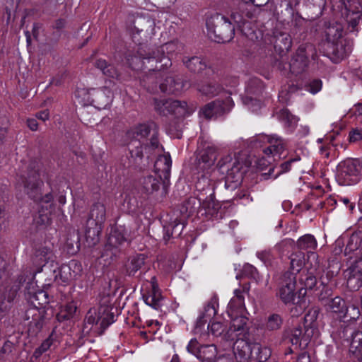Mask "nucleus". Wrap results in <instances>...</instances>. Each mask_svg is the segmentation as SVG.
Returning a JSON list of instances; mask_svg holds the SVG:
<instances>
[{
  "instance_id": "obj_1",
  "label": "nucleus",
  "mask_w": 362,
  "mask_h": 362,
  "mask_svg": "<svg viewBox=\"0 0 362 362\" xmlns=\"http://www.w3.org/2000/svg\"><path fill=\"white\" fill-rule=\"evenodd\" d=\"M129 166L139 165L144 157L149 159L156 152L163 150L160 144L158 126L153 122L139 124L127 132Z\"/></svg>"
},
{
  "instance_id": "obj_2",
  "label": "nucleus",
  "mask_w": 362,
  "mask_h": 362,
  "mask_svg": "<svg viewBox=\"0 0 362 362\" xmlns=\"http://www.w3.org/2000/svg\"><path fill=\"white\" fill-rule=\"evenodd\" d=\"M20 181L23 185L25 192L34 202L39 204L40 209H53V194L49 192L44 196L41 193L43 182L40 178L39 163L32 160L27 166V171L20 177Z\"/></svg>"
},
{
  "instance_id": "obj_3",
  "label": "nucleus",
  "mask_w": 362,
  "mask_h": 362,
  "mask_svg": "<svg viewBox=\"0 0 362 362\" xmlns=\"http://www.w3.org/2000/svg\"><path fill=\"white\" fill-rule=\"evenodd\" d=\"M343 28L341 24L329 23L325 25L324 35L325 41L323 48L325 54L334 62L344 59L350 52L351 48L346 46L341 40Z\"/></svg>"
},
{
  "instance_id": "obj_4",
  "label": "nucleus",
  "mask_w": 362,
  "mask_h": 362,
  "mask_svg": "<svg viewBox=\"0 0 362 362\" xmlns=\"http://www.w3.org/2000/svg\"><path fill=\"white\" fill-rule=\"evenodd\" d=\"M337 322L332 323V330L331 337L337 344L346 345L349 346V355L358 354L362 349V323L359 328H354L349 325L343 324L337 326Z\"/></svg>"
},
{
  "instance_id": "obj_5",
  "label": "nucleus",
  "mask_w": 362,
  "mask_h": 362,
  "mask_svg": "<svg viewBox=\"0 0 362 362\" xmlns=\"http://www.w3.org/2000/svg\"><path fill=\"white\" fill-rule=\"evenodd\" d=\"M209 37L218 43L230 42L235 35V27L228 18L221 13H215L206 20Z\"/></svg>"
},
{
  "instance_id": "obj_6",
  "label": "nucleus",
  "mask_w": 362,
  "mask_h": 362,
  "mask_svg": "<svg viewBox=\"0 0 362 362\" xmlns=\"http://www.w3.org/2000/svg\"><path fill=\"white\" fill-rule=\"evenodd\" d=\"M218 167L223 173H226V188L235 189L240 184L245 172L243 168L245 164L243 160H240L238 157L232 158L230 155H227L218 161Z\"/></svg>"
},
{
  "instance_id": "obj_7",
  "label": "nucleus",
  "mask_w": 362,
  "mask_h": 362,
  "mask_svg": "<svg viewBox=\"0 0 362 362\" xmlns=\"http://www.w3.org/2000/svg\"><path fill=\"white\" fill-rule=\"evenodd\" d=\"M106 219V208L100 202L92 205L86 222L85 235L89 244L95 245L99 240L102 226Z\"/></svg>"
},
{
  "instance_id": "obj_8",
  "label": "nucleus",
  "mask_w": 362,
  "mask_h": 362,
  "mask_svg": "<svg viewBox=\"0 0 362 362\" xmlns=\"http://www.w3.org/2000/svg\"><path fill=\"white\" fill-rule=\"evenodd\" d=\"M362 175V160L346 158L337 166V177L344 185L356 184Z\"/></svg>"
},
{
  "instance_id": "obj_9",
  "label": "nucleus",
  "mask_w": 362,
  "mask_h": 362,
  "mask_svg": "<svg viewBox=\"0 0 362 362\" xmlns=\"http://www.w3.org/2000/svg\"><path fill=\"white\" fill-rule=\"evenodd\" d=\"M115 315L109 305H100L98 309L90 308L86 313L84 322L85 326L97 325L100 322V334L112 323L114 322Z\"/></svg>"
},
{
  "instance_id": "obj_10",
  "label": "nucleus",
  "mask_w": 362,
  "mask_h": 362,
  "mask_svg": "<svg viewBox=\"0 0 362 362\" xmlns=\"http://www.w3.org/2000/svg\"><path fill=\"white\" fill-rule=\"evenodd\" d=\"M315 54V49L312 44L300 45L288 64L291 73L298 75L305 71L308 64L309 57L314 59Z\"/></svg>"
},
{
  "instance_id": "obj_11",
  "label": "nucleus",
  "mask_w": 362,
  "mask_h": 362,
  "mask_svg": "<svg viewBox=\"0 0 362 362\" xmlns=\"http://www.w3.org/2000/svg\"><path fill=\"white\" fill-rule=\"evenodd\" d=\"M296 273L290 271L281 274L278 281L277 297L284 303L288 304L294 301L296 293Z\"/></svg>"
},
{
  "instance_id": "obj_12",
  "label": "nucleus",
  "mask_w": 362,
  "mask_h": 362,
  "mask_svg": "<svg viewBox=\"0 0 362 362\" xmlns=\"http://www.w3.org/2000/svg\"><path fill=\"white\" fill-rule=\"evenodd\" d=\"M344 9L341 15L347 23L349 32L357 31V26L362 20V4L359 0H342Z\"/></svg>"
},
{
  "instance_id": "obj_13",
  "label": "nucleus",
  "mask_w": 362,
  "mask_h": 362,
  "mask_svg": "<svg viewBox=\"0 0 362 362\" xmlns=\"http://www.w3.org/2000/svg\"><path fill=\"white\" fill-rule=\"evenodd\" d=\"M218 150L214 146L208 145L198 151L192 162V169L197 173L208 170L217 158Z\"/></svg>"
},
{
  "instance_id": "obj_14",
  "label": "nucleus",
  "mask_w": 362,
  "mask_h": 362,
  "mask_svg": "<svg viewBox=\"0 0 362 362\" xmlns=\"http://www.w3.org/2000/svg\"><path fill=\"white\" fill-rule=\"evenodd\" d=\"M127 60L132 69H148L149 73L154 71L151 67V62H157L156 57L151 56V53L147 52L143 47L139 48L136 54L128 55Z\"/></svg>"
},
{
  "instance_id": "obj_15",
  "label": "nucleus",
  "mask_w": 362,
  "mask_h": 362,
  "mask_svg": "<svg viewBox=\"0 0 362 362\" xmlns=\"http://www.w3.org/2000/svg\"><path fill=\"white\" fill-rule=\"evenodd\" d=\"M233 105L230 98L225 100H216L205 105L201 110L205 118L211 119L221 116L230 111Z\"/></svg>"
},
{
  "instance_id": "obj_16",
  "label": "nucleus",
  "mask_w": 362,
  "mask_h": 362,
  "mask_svg": "<svg viewBox=\"0 0 362 362\" xmlns=\"http://www.w3.org/2000/svg\"><path fill=\"white\" fill-rule=\"evenodd\" d=\"M230 317V327L227 334H223V338L228 340L230 334L236 333L238 337H249L248 327L247 326V318L240 313H228Z\"/></svg>"
},
{
  "instance_id": "obj_17",
  "label": "nucleus",
  "mask_w": 362,
  "mask_h": 362,
  "mask_svg": "<svg viewBox=\"0 0 362 362\" xmlns=\"http://www.w3.org/2000/svg\"><path fill=\"white\" fill-rule=\"evenodd\" d=\"M146 265V256L139 254L129 257L124 264L125 274L129 277L141 278V274L148 271Z\"/></svg>"
},
{
  "instance_id": "obj_18",
  "label": "nucleus",
  "mask_w": 362,
  "mask_h": 362,
  "mask_svg": "<svg viewBox=\"0 0 362 362\" xmlns=\"http://www.w3.org/2000/svg\"><path fill=\"white\" fill-rule=\"evenodd\" d=\"M309 264H310V267H307L306 269L303 270L300 273L299 281L304 287L300 288L298 291L299 298L300 296L305 297L306 291L314 288L317 284L316 272L319 267V263L315 261L314 264L312 262Z\"/></svg>"
},
{
  "instance_id": "obj_19",
  "label": "nucleus",
  "mask_w": 362,
  "mask_h": 362,
  "mask_svg": "<svg viewBox=\"0 0 362 362\" xmlns=\"http://www.w3.org/2000/svg\"><path fill=\"white\" fill-rule=\"evenodd\" d=\"M126 240L124 230L121 226L112 228L105 245V253L110 257H116L119 253V246Z\"/></svg>"
},
{
  "instance_id": "obj_20",
  "label": "nucleus",
  "mask_w": 362,
  "mask_h": 362,
  "mask_svg": "<svg viewBox=\"0 0 362 362\" xmlns=\"http://www.w3.org/2000/svg\"><path fill=\"white\" fill-rule=\"evenodd\" d=\"M233 349L237 362L252 361L253 343L250 342L249 337L237 338Z\"/></svg>"
},
{
  "instance_id": "obj_21",
  "label": "nucleus",
  "mask_w": 362,
  "mask_h": 362,
  "mask_svg": "<svg viewBox=\"0 0 362 362\" xmlns=\"http://www.w3.org/2000/svg\"><path fill=\"white\" fill-rule=\"evenodd\" d=\"M202 204L204 208H209L211 204L214 207V203L213 202V195H210L209 199H208V198L203 199L202 198H197L194 197L188 198L182 204L180 208V213L185 216V218L188 217L197 212Z\"/></svg>"
},
{
  "instance_id": "obj_22",
  "label": "nucleus",
  "mask_w": 362,
  "mask_h": 362,
  "mask_svg": "<svg viewBox=\"0 0 362 362\" xmlns=\"http://www.w3.org/2000/svg\"><path fill=\"white\" fill-rule=\"evenodd\" d=\"M174 46L175 45L172 42L166 43L160 47V50L158 49L156 52H153L151 53V56H155L157 60V62H151V67L154 69L153 72L164 70L171 66V60L168 56L165 55L164 52L166 51L169 53V52L173 51Z\"/></svg>"
},
{
  "instance_id": "obj_23",
  "label": "nucleus",
  "mask_w": 362,
  "mask_h": 362,
  "mask_svg": "<svg viewBox=\"0 0 362 362\" xmlns=\"http://www.w3.org/2000/svg\"><path fill=\"white\" fill-rule=\"evenodd\" d=\"M346 286L351 291H356L362 286V259L356 265L349 267L344 272Z\"/></svg>"
},
{
  "instance_id": "obj_24",
  "label": "nucleus",
  "mask_w": 362,
  "mask_h": 362,
  "mask_svg": "<svg viewBox=\"0 0 362 362\" xmlns=\"http://www.w3.org/2000/svg\"><path fill=\"white\" fill-rule=\"evenodd\" d=\"M139 183L141 192L148 195L160 189L163 184V178H161V175L150 174L141 177Z\"/></svg>"
},
{
  "instance_id": "obj_25",
  "label": "nucleus",
  "mask_w": 362,
  "mask_h": 362,
  "mask_svg": "<svg viewBox=\"0 0 362 362\" xmlns=\"http://www.w3.org/2000/svg\"><path fill=\"white\" fill-rule=\"evenodd\" d=\"M272 42L276 52L281 56L288 52L292 45L290 35L278 30L274 32Z\"/></svg>"
},
{
  "instance_id": "obj_26",
  "label": "nucleus",
  "mask_w": 362,
  "mask_h": 362,
  "mask_svg": "<svg viewBox=\"0 0 362 362\" xmlns=\"http://www.w3.org/2000/svg\"><path fill=\"white\" fill-rule=\"evenodd\" d=\"M268 142L269 146L263 150L264 153L270 157H273V160L281 159V155L284 151L286 148L285 141L276 135L271 136Z\"/></svg>"
},
{
  "instance_id": "obj_27",
  "label": "nucleus",
  "mask_w": 362,
  "mask_h": 362,
  "mask_svg": "<svg viewBox=\"0 0 362 362\" xmlns=\"http://www.w3.org/2000/svg\"><path fill=\"white\" fill-rule=\"evenodd\" d=\"M187 84V81H184L178 76H167L160 84V89L163 93L177 94L181 93Z\"/></svg>"
},
{
  "instance_id": "obj_28",
  "label": "nucleus",
  "mask_w": 362,
  "mask_h": 362,
  "mask_svg": "<svg viewBox=\"0 0 362 362\" xmlns=\"http://www.w3.org/2000/svg\"><path fill=\"white\" fill-rule=\"evenodd\" d=\"M171 165L172 160L169 154L159 156L155 162L154 173H156L157 175H161L163 186H165L166 182H168L169 180L170 176Z\"/></svg>"
},
{
  "instance_id": "obj_29",
  "label": "nucleus",
  "mask_w": 362,
  "mask_h": 362,
  "mask_svg": "<svg viewBox=\"0 0 362 362\" xmlns=\"http://www.w3.org/2000/svg\"><path fill=\"white\" fill-rule=\"evenodd\" d=\"M297 247L300 250H308V264L312 262L311 260L317 261V254L311 251L312 250H315L317 247V241L313 235L307 234L300 237L297 241Z\"/></svg>"
},
{
  "instance_id": "obj_30",
  "label": "nucleus",
  "mask_w": 362,
  "mask_h": 362,
  "mask_svg": "<svg viewBox=\"0 0 362 362\" xmlns=\"http://www.w3.org/2000/svg\"><path fill=\"white\" fill-rule=\"evenodd\" d=\"M88 93L90 95V97L88 98V100L91 103L95 104V105H98L99 107H100V106L105 107L110 100V94L111 91L105 86L99 88H92L88 90Z\"/></svg>"
},
{
  "instance_id": "obj_31",
  "label": "nucleus",
  "mask_w": 362,
  "mask_h": 362,
  "mask_svg": "<svg viewBox=\"0 0 362 362\" xmlns=\"http://www.w3.org/2000/svg\"><path fill=\"white\" fill-rule=\"evenodd\" d=\"M217 300L216 297H213L204 307V312L197 320L195 326L196 329L201 331L205 324H206L209 320H211L212 317L216 315V306L218 305Z\"/></svg>"
},
{
  "instance_id": "obj_32",
  "label": "nucleus",
  "mask_w": 362,
  "mask_h": 362,
  "mask_svg": "<svg viewBox=\"0 0 362 362\" xmlns=\"http://www.w3.org/2000/svg\"><path fill=\"white\" fill-rule=\"evenodd\" d=\"M53 244L45 241L43 244L39 245L34 253V259L38 264L45 265L51 260L54 256Z\"/></svg>"
},
{
  "instance_id": "obj_33",
  "label": "nucleus",
  "mask_w": 362,
  "mask_h": 362,
  "mask_svg": "<svg viewBox=\"0 0 362 362\" xmlns=\"http://www.w3.org/2000/svg\"><path fill=\"white\" fill-rule=\"evenodd\" d=\"M94 66L99 69L107 78L119 80L120 72L116 66L103 58H98L93 63Z\"/></svg>"
},
{
  "instance_id": "obj_34",
  "label": "nucleus",
  "mask_w": 362,
  "mask_h": 362,
  "mask_svg": "<svg viewBox=\"0 0 362 362\" xmlns=\"http://www.w3.org/2000/svg\"><path fill=\"white\" fill-rule=\"evenodd\" d=\"M326 307L327 310L337 315V317L339 319V325L341 324V320L346 317L347 310L344 300L339 296H336L327 300Z\"/></svg>"
},
{
  "instance_id": "obj_35",
  "label": "nucleus",
  "mask_w": 362,
  "mask_h": 362,
  "mask_svg": "<svg viewBox=\"0 0 362 362\" xmlns=\"http://www.w3.org/2000/svg\"><path fill=\"white\" fill-rule=\"evenodd\" d=\"M30 315L32 316V320L28 323V331L33 334H37L43 327L44 315L36 309H30L27 311V320H29Z\"/></svg>"
},
{
  "instance_id": "obj_36",
  "label": "nucleus",
  "mask_w": 362,
  "mask_h": 362,
  "mask_svg": "<svg viewBox=\"0 0 362 362\" xmlns=\"http://www.w3.org/2000/svg\"><path fill=\"white\" fill-rule=\"evenodd\" d=\"M290 259V271L291 272L297 274L301 273L303 270V267L306 266V268L308 267L307 265L308 262H305V255L302 251H296L291 253L289 256Z\"/></svg>"
},
{
  "instance_id": "obj_37",
  "label": "nucleus",
  "mask_w": 362,
  "mask_h": 362,
  "mask_svg": "<svg viewBox=\"0 0 362 362\" xmlns=\"http://www.w3.org/2000/svg\"><path fill=\"white\" fill-rule=\"evenodd\" d=\"M234 293L235 296L228 303V313L243 314L245 310L244 290L236 289Z\"/></svg>"
},
{
  "instance_id": "obj_38",
  "label": "nucleus",
  "mask_w": 362,
  "mask_h": 362,
  "mask_svg": "<svg viewBox=\"0 0 362 362\" xmlns=\"http://www.w3.org/2000/svg\"><path fill=\"white\" fill-rule=\"evenodd\" d=\"M182 62L186 67L193 73H200L207 67V64L204 59L199 57H184Z\"/></svg>"
},
{
  "instance_id": "obj_39",
  "label": "nucleus",
  "mask_w": 362,
  "mask_h": 362,
  "mask_svg": "<svg viewBox=\"0 0 362 362\" xmlns=\"http://www.w3.org/2000/svg\"><path fill=\"white\" fill-rule=\"evenodd\" d=\"M168 102L169 114L174 115L177 117H185L192 111V110H189L185 101L168 99Z\"/></svg>"
},
{
  "instance_id": "obj_40",
  "label": "nucleus",
  "mask_w": 362,
  "mask_h": 362,
  "mask_svg": "<svg viewBox=\"0 0 362 362\" xmlns=\"http://www.w3.org/2000/svg\"><path fill=\"white\" fill-rule=\"evenodd\" d=\"M271 349L267 346H262L258 343H253V351L252 360L257 362H266L271 356Z\"/></svg>"
},
{
  "instance_id": "obj_41",
  "label": "nucleus",
  "mask_w": 362,
  "mask_h": 362,
  "mask_svg": "<svg viewBox=\"0 0 362 362\" xmlns=\"http://www.w3.org/2000/svg\"><path fill=\"white\" fill-rule=\"evenodd\" d=\"M305 325L303 323H298L294 327L291 329L287 333V339L296 347L301 346V339L303 338V328Z\"/></svg>"
},
{
  "instance_id": "obj_42",
  "label": "nucleus",
  "mask_w": 362,
  "mask_h": 362,
  "mask_svg": "<svg viewBox=\"0 0 362 362\" xmlns=\"http://www.w3.org/2000/svg\"><path fill=\"white\" fill-rule=\"evenodd\" d=\"M216 355V347L214 344L203 345L197 358L202 362H214Z\"/></svg>"
},
{
  "instance_id": "obj_43",
  "label": "nucleus",
  "mask_w": 362,
  "mask_h": 362,
  "mask_svg": "<svg viewBox=\"0 0 362 362\" xmlns=\"http://www.w3.org/2000/svg\"><path fill=\"white\" fill-rule=\"evenodd\" d=\"M197 90L203 95L209 98H213L218 95L223 90V88L216 83H207L199 85Z\"/></svg>"
},
{
  "instance_id": "obj_44",
  "label": "nucleus",
  "mask_w": 362,
  "mask_h": 362,
  "mask_svg": "<svg viewBox=\"0 0 362 362\" xmlns=\"http://www.w3.org/2000/svg\"><path fill=\"white\" fill-rule=\"evenodd\" d=\"M28 294L31 298L32 303L37 304L39 306H43L49 303V296L48 293L43 290H37V291H31L28 290Z\"/></svg>"
},
{
  "instance_id": "obj_45",
  "label": "nucleus",
  "mask_w": 362,
  "mask_h": 362,
  "mask_svg": "<svg viewBox=\"0 0 362 362\" xmlns=\"http://www.w3.org/2000/svg\"><path fill=\"white\" fill-rule=\"evenodd\" d=\"M282 325V317L279 314L272 313L267 319L265 329L269 331H276L281 329Z\"/></svg>"
},
{
  "instance_id": "obj_46",
  "label": "nucleus",
  "mask_w": 362,
  "mask_h": 362,
  "mask_svg": "<svg viewBox=\"0 0 362 362\" xmlns=\"http://www.w3.org/2000/svg\"><path fill=\"white\" fill-rule=\"evenodd\" d=\"M76 311V306L74 303H69L57 315L58 321L62 322L72 318Z\"/></svg>"
},
{
  "instance_id": "obj_47",
  "label": "nucleus",
  "mask_w": 362,
  "mask_h": 362,
  "mask_svg": "<svg viewBox=\"0 0 362 362\" xmlns=\"http://www.w3.org/2000/svg\"><path fill=\"white\" fill-rule=\"evenodd\" d=\"M71 267L67 264H62L57 272L55 280L58 281L60 280L62 283H67L71 280Z\"/></svg>"
},
{
  "instance_id": "obj_48",
  "label": "nucleus",
  "mask_w": 362,
  "mask_h": 362,
  "mask_svg": "<svg viewBox=\"0 0 362 362\" xmlns=\"http://www.w3.org/2000/svg\"><path fill=\"white\" fill-rule=\"evenodd\" d=\"M298 301L296 303H293L290 308V314L292 317H298L300 315L307 307V303L305 297L300 296V298H299L298 296Z\"/></svg>"
},
{
  "instance_id": "obj_49",
  "label": "nucleus",
  "mask_w": 362,
  "mask_h": 362,
  "mask_svg": "<svg viewBox=\"0 0 362 362\" xmlns=\"http://www.w3.org/2000/svg\"><path fill=\"white\" fill-rule=\"evenodd\" d=\"M181 122L178 120H175L170 122L166 129L168 134L173 138L180 139L182 137V127Z\"/></svg>"
},
{
  "instance_id": "obj_50",
  "label": "nucleus",
  "mask_w": 362,
  "mask_h": 362,
  "mask_svg": "<svg viewBox=\"0 0 362 362\" xmlns=\"http://www.w3.org/2000/svg\"><path fill=\"white\" fill-rule=\"evenodd\" d=\"M95 111H88L84 110L81 113V121L87 126L93 127L98 124V118L94 117Z\"/></svg>"
},
{
  "instance_id": "obj_51",
  "label": "nucleus",
  "mask_w": 362,
  "mask_h": 362,
  "mask_svg": "<svg viewBox=\"0 0 362 362\" xmlns=\"http://www.w3.org/2000/svg\"><path fill=\"white\" fill-rule=\"evenodd\" d=\"M277 117L288 126H291L297 122L296 117L291 115L287 109L279 110V112H277Z\"/></svg>"
},
{
  "instance_id": "obj_52",
  "label": "nucleus",
  "mask_w": 362,
  "mask_h": 362,
  "mask_svg": "<svg viewBox=\"0 0 362 362\" xmlns=\"http://www.w3.org/2000/svg\"><path fill=\"white\" fill-rule=\"evenodd\" d=\"M52 211L40 209L38 215L35 218V221L37 224L46 226L49 224L51 221L50 216Z\"/></svg>"
},
{
  "instance_id": "obj_53",
  "label": "nucleus",
  "mask_w": 362,
  "mask_h": 362,
  "mask_svg": "<svg viewBox=\"0 0 362 362\" xmlns=\"http://www.w3.org/2000/svg\"><path fill=\"white\" fill-rule=\"evenodd\" d=\"M208 329L214 337H221L226 329V325L220 322H212L208 324Z\"/></svg>"
},
{
  "instance_id": "obj_54",
  "label": "nucleus",
  "mask_w": 362,
  "mask_h": 362,
  "mask_svg": "<svg viewBox=\"0 0 362 362\" xmlns=\"http://www.w3.org/2000/svg\"><path fill=\"white\" fill-rule=\"evenodd\" d=\"M34 278V275L32 272L26 271L23 272L21 274H20L17 279L18 284L16 286L19 288L20 286L26 281L27 279L29 281L27 283V286L25 288L28 291L30 288V286L33 284L32 280Z\"/></svg>"
},
{
  "instance_id": "obj_55",
  "label": "nucleus",
  "mask_w": 362,
  "mask_h": 362,
  "mask_svg": "<svg viewBox=\"0 0 362 362\" xmlns=\"http://www.w3.org/2000/svg\"><path fill=\"white\" fill-rule=\"evenodd\" d=\"M168 104H169L168 100H154L155 110L160 115H169V109Z\"/></svg>"
},
{
  "instance_id": "obj_56",
  "label": "nucleus",
  "mask_w": 362,
  "mask_h": 362,
  "mask_svg": "<svg viewBox=\"0 0 362 362\" xmlns=\"http://www.w3.org/2000/svg\"><path fill=\"white\" fill-rule=\"evenodd\" d=\"M172 223L173 227L172 228V232H170V235L173 234L174 238L179 237L185 227V220L175 218L173 221H172Z\"/></svg>"
},
{
  "instance_id": "obj_57",
  "label": "nucleus",
  "mask_w": 362,
  "mask_h": 362,
  "mask_svg": "<svg viewBox=\"0 0 362 362\" xmlns=\"http://www.w3.org/2000/svg\"><path fill=\"white\" fill-rule=\"evenodd\" d=\"M151 26L152 23L150 20L145 21L144 19H139L134 22V28L139 34L143 32H147L148 28Z\"/></svg>"
},
{
  "instance_id": "obj_58",
  "label": "nucleus",
  "mask_w": 362,
  "mask_h": 362,
  "mask_svg": "<svg viewBox=\"0 0 362 362\" xmlns=\"http://www.w3.org/2000/svg\"><path fill=\"white\" fill-rule=\"evenodd\" d=\"M257 257L267 266L272 265L274 259V255L269 250H263L257 253Z\"/></svg>"
},
{
  "instance_id": "obj_59",
  "label": "nucleus",
  "mask_w": 362,
  "mask_h": 362,
  "mask_svg": "<svg viewBox=\"0 0 362 362\" xmlns=\"http://www.w3.org/2000/svg\"><path fill=\"white\" fill-rule=\"evenodd\" d=\"M346 312L345 318H348V320H356L360 316L359 309L354 305H352L350 307H347Z\"/></svg>"
},
{
  "instance_id": "obj_60",
  "label": "nucleus",
  "mask_w": 362,
  "mask_h": 362,
  "mask_svg": "<svg viewBox=\"0 0 362 362\" xmlns=\"http://www.w3.org/2000/svg\"><path fill=\"white\" fill-rule=\"evenodd\" d=\"M144 302L149 306L152 307L156 310H158L160 308L161 297H151L143 296Z\"/></svg>"
},
{
  "instance_id": "obj_61",
  "label": "nucleus",
  "mask_w": 362,
  "mask_h": 362,
  "mask_svg": "<svg viewBox=\"0 0 362 362\" xmlns=\"http://www.w3.org/2000/svg\"><path fill=\"white\" fill-rule=\"evenodd\" d=\"M203 345H200L198 341L196 339H192L189 341L187 349L188 352L194 355L196 357L197 356L200 349L202 348Z\"/></svg>"
},
{
  "instance_id": "obj_62",
  "label": "nucleus",
  "mask_w": 362,
  "mask_h": 362,
  "mask_svg": "<svg viewBox=\"0 0 362 362\" xmlns=\"http://www.w3.org/2000/svg\"><path fill=\"white\" fill-rule=\"evenodd\" d=\"M65 26V21L63 19H58L55 21L53 28L56 29V32H53L52 35L56 41H57L61 35V30L64 28Z\"/></svg>"
},
{
  "instance_id": "obj_63",
  "label": "nucleus",
  "mask_w": 362,
  "mask_h": 362,
  "mask_svg": "<svg viewBox=\"0 0 362 362\" xmlns=\"http://www.w3.org/2000/svg\"><path fill=\"white\" fill-rule=\"evenodd\" d=\"M300 158H292L281 164V170L274 177V179L277 178L280 175L288 172L291 168L292 163L298 160Z\"/></svg>"
},
{
  "instance_id": "obj_64",
  "label": "nucleus",
  "mask_w": 362,
  "mask_h": 362,
  "mask_svg": "<svg viewBox=\"0 0 362 362\" xmlns=\"http://www.w3.org/2000/svg\"><path fill=\"white\" fill-rule=\"evenodd\" d=\"M240 11H233L231 13V18L233 20V21L238 24L239 25L240 24L245 25V19L244 18V15L242 11L241 6L239 8Z\"/></svg>"
}]
</instances>
